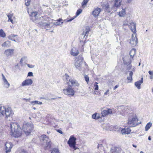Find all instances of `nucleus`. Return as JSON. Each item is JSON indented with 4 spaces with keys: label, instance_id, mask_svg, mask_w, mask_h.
I'll return each instance as SVG.
<instances>
[{
    "label": "nucleus",
    "instance_id": "393cba45",
    "mask_svg": "<svg viewBox=\"0 0 153 153\" xmlns=\"http://www.w3.org/2000/svg\"><path fill=\"white\" fill-rule=\"evenodd\" d=\"M122 0H115L114 1V5L113 6H115V8L116 9L119 7L120 6Z\"/></svg>",
    "mask_w": 153,
    "mask_h": 153
},
{
    "label": "nucleus",
    "instance_id": "5fc2aeb1",
    "mask_svg": "<svg viewBox=\"0 0 153 153\" xmlns=\"http://www.w3.org/2000/svg\"><path fill=\"white\" fill-rule=\"evenodd\" d=\"M109 90L108 89L107 90L106 92H105V93H104V95H108L109 94Z\"/></svg>",
    "mask_w": 153,
    "mask_h": 153
},
{
    "label": "nucleus",
    "instance_id": "b1692460",
    "mask_svg": "<svg viewBox=\"0 0 153 153\" xmlns=\"http://www.w3.org/2000/svg\"><path fill=\"white\" fill-rule=\"evenodd\" d=\"M143 82V78H142L141 80H139L135 83V85L138 89H140V85Z\"/></svg>",
    "mask_w": 153,
    "mask_h": 153
},
{
    "label": "nucleus",
    "instance_id": "f257e3e1",
    "mask_svg": "<svg viewBox=\"0 0 153 153\" xmlns=\"http://www.w3.org/2000/svg\"><path fill=\"white\" fill-rule=\"evenodd\" d=\"M37 13L36 11L31 13V16L34 19V22L41 27H44L45 28H50L53 27L51 24L53 23V19L45 15L41 17L36 18Z\"/></svg>",
    "mask_w": 153,
    "mask_h": 153
},
{
    "label": "nucleus",
    "instance_id": "338daca9",
    "mask_svg": "<svg viewBox=\"0 0 153 153\" xmlns=\"http://www.w3.org/2000/svg\"><path fill=\"white\" fill-rule=\"evenodd\" d=\"M132 146H133V147H135V148H136L137 147V146L136 145H134V144H133Z\"/></svg>",
    "mask_w": 153,
    "mask_h": 153
},
{
    "label": "nucleus",
    "instance_id": "a878e982",
    "mask_svg": "<svg viewBox=\"0 0 153 153\" xmlns=\"http://www.w3.org/2000/svg\"><path fill=\"white\" fill-rule=\"evenodd\" d=\"M79 53L78 51L75 48H73L71 51V54L74 56H76Z\"/></svg>",
    "mask_w": 153,
    "mask_h": 153
},
{
    "label": "nucleus",
    "instance_id": "c756f323",
    "mask_svg": "<svg viewBox=\"0 0 153 153\" xmlns=\"http://www.w3.org/2000/svg\"><path fill=\"white\" fill-rule=\"evenodd\" d=\"M30 103L31 105H42V102L38 101H33L30 102Z\"/></svg>",
    "mask_w": 153,
    "mask_h": 153
},
{
    "label": "nucleus",
    "instance_id": "7c9ffc66",
    "mask_svg": "<svg viewBox=\"0 0 153 153\" xmlns=\"http://www.w3.org/2000/svg\"><path fill=\"white\" fill-rule=\"evenodd\" d=\"M152 123L149 122L147 123L145 127V131H147L152 126Z\"/></svg>",
    "mask_w": 153,
    "mask_h": 153
},
{
    "label": "nucleus",
    "instance_id": "72a5a7b5",
    "mask_svg": "<svg viewBox=\"0 0 153 153\" xmlns=\"http://www.w3.org/2000/svg\"><path fill=\"white\" fill-rule=\"evenodd\" d=\"M13 16V15L11 13H9L7 15V17L8 18V21H10L12 23H13V20L12 19Z\"/></svg>",
    "mask_w": 153,
    "mask_h": 153
},
{
    "label": "nucleus",
    "instance_id": "bb28decb",
    "mask_svg": "<svg viewBox=\"0 0 153 153\" xmlns=\"http://www.w3.org/2000/svg\"><path fill=\"white\" fill-rule=\"evenodd\" d=\"M10 45V42L9 41H7L2 44L1 46L4 47H8Z\"/></svg>",
    "mask_w": 153,
    "mask_h": 153
},
{
    "label": "nucleus",
    "instance_id": "ea45409f",
    "mask_svg": "<svg viewBox=\"0 0 153 153\" xmlns=\"http://www.w3.org/2000/svg\"><path fill=\"white\" fill-rule=\"evenodd\" d=\"M89 0H84L82 3V7H84V6L87 3Z\"/></svg>",
    "mask_w": 153,
    "mask_h": 153
},
{
    "label": "nucleus",
    "instance_id": "de8ad7c7",
    "mask_svg": "<svg viewBox=\"0 0 153 153\" xmlns=\"http://www.w3.org/2000/svg\"><path fill=\"white\" fill-rule=\"evenodd\" d=\"M76 144H74L72 145L71 146H70V147H72L74 149V150H76L77 149H78V148L76 146Z\"/></svg>",
    "mask_w": 153,
    "mask_h": 153
},
{
    "label": "nucleus",
    "instance_id": "69168bd1",
    "mask_svg": "<svg viewBox=\"0 0 153 153\" xmlns=\"http://www.w3.org/2000/svg\"><path fill=\"white\" fill-rule=\"evenodd\" d=\"M94 87H95V88H94V89H95V90H96V82H95V83H94Z\"/></svg>",
    "mask_w": 153,
    "mask_h": 153
},
{
    "label": "nucleus",
    "instance_id": "a211bd4d",
    "mask_svg": "<svg viewBox=\"0 0 153 153\" xmlns=\"http://www.w3.org/2000/svg\"><path fill=\"white\" fill-rule=\"evenodd\" d=\"M129 24L130 26L131 27V30L134 33H135L136 31V27L135 23L131 21L129 22Z\"/></svg>",
    "mask_w": 153,
    "mask_h": 153
},
{
    "label": "nucleus",
    "instance_id": "79ce46f5",
    "mask_svg": "<svg viewBox=\"0 0 153 153\" xmlns=\"http://www.w3.org/2000/svg\"><path fill=\"white\" fill-rule=\"evenodd\" d=\"M84 77L85 79V80L86 82L88 83V82L89 81V77L88 75H84Z\"/></svg>",
    "mask_w": 153,
    "mask_h": 153
},
{
    "label": "nucleus",
    "instance_id": "a18cd8bd",
    "mask_svg": "<svg viewBox=\"0 0 153 153\" xmlns=\"http://www.w3.org/2000/svg\"><path fill=\"white\" fill-rule=\"evenodd\" d=\"M106 126H105V129L107 130H110L111 129L110 127V125L109 124H107L106 125Z\"/></svg>",
    "mask_w": 153,
    "mask_h": 153
},
{
    "label": "nucleus",
    "instance_id": "1a4fd4ad",
    "mask_svg": "<svg viewBox=\"0 0 153 153\" xmlns=\"http://www.w3.org/2000/svg\"><path fill=\"white\" fill-rule=\"evenodd\" d=\"M72 88L70 86H69L67 88L63 89V93L66 95L74 96V91Z\"/></svg>",
    "mask_w": 153,
    "mask_h": 153
},
{
    "label": "nucleus",
    "instance_id": "bf43d9fd",
    "mask_svg": "<svg viewBox=\"0 0 153 153\" xmlns=\"http://www.w3.org/2000/svg\"><path fill=\"white\" fill-rule=\"evenodd\" d=\"M149 73L150 75H153V71H149Z\"/></svg>",
    "mask_w": 153,
    "mask_h": 153
},
{
    "label": "nucleus",
    "instance_id": "0eeeda50",
    "mask_svg": "<svg viewBox=\"0 0 153 153\" xmlns=\"http://www.w3.org/2000/svg\"><path fill=\"white\" fill-rule=\"evenodd\" d=\"M101 6L104 11L108 13H112L116 10V9L115 8V6H113L110 7L108 3H103Z\"/></svg>",
    "mask_w": 153,
    "mask_h": 153
},
{
    "label": "nucleus",
    "instance_id": "13d9d810",
    "mask_svg": "<svg viewBox=\"0 0 153 153\" xmlns=\"http://www.w3.org/2000/svg\"><path fill=\"white\" fill-rule=\"evenodd\" d=\"M91 56L92 59L93 61H94V60L95 58H94V56H93L94 55H92V54L91 53Z\"/></svg>",
    "mask_w": 153,
    "mask_h": 153
},
{
    "label": "nucleus",
    "instance_id": "774afa93",
    "mask_svg": "<svg viewBox=\"0 0 153 153\" xmlns=\"http://www.w3.org/2000/svg\"><path fill=\"white\" fill-rule=\"evenodd\" d=\"M9 39H10V40H13V38H9Z\"/></svg>",
    "mask_w": 153,
    "mask_h": 153
},
{
    "label": "nucleus",
    "instance_id": "ddd939ff",
    "mask_svg": "<svg viewBox=\"0 0 153 153\" xmlns=\"http://www.w3.org/2000/svg\"><path fill=\"white\" fill-rule=\"evenodd\" d=\"M137 41L138 40L136 37V36L135 35V36L134 37V35L132 34L131 38V39L130 42H129L130 44L133 46H135L137 43Z\"/></svg>",
    "mask_w": 153,
    "mask_h": 153
},
{
    "label": "nucleus",
    "instance_id": "603ef678",
    "mask_svg": "<svg viewBox=\"0 0 153 153\" xmlns=\"http://www.w3.org/2000/svg\"><path fill=\"white\" fill-rule=\"evenodd\" d=\"M123 25H127L128 26H130L129 22L128 23L127 21H125Z\"/></svg>",
    "mask_w": 153,
    "mask_h": 153
},
{
    "label": "nucleus",
    "instance_id": "680f3d73",
    "mask_svg": "<svg viewBox=\"0 0 153 153\" xmlns=\"http://www.w3.org/2000/svg\"><path fill=\"white\" fill-rule=\"evenodd\" d=\"M133 0H127V1L128 3H131Z\"/></svg>",
    "mask_w": 153,
    "mask_h": 153
},
{
    "label": "nucleus",
    "instance_id": "412c9836",
    "mask_svg": "<svg viewBox=\"0 0 153 153\" xmlns=\"http://www.w3.org/2000/svg\"><path fill=\"white\" fill-rule=\"evenodd\" d=\"M121 132L122 134H128L131 132V130L129 128L127 127L126 128H122Z\"/></svg>",
    "mask_w": 153,
    "mask_h": 153
},
{
    "label": "nucleus",
    "instance_id": "a19ab883",
    "mask_svg": "<svg viewBox=\"0 0 153 153\" xmlns=\"http://www.w3.org/2000/svg\"><path fill=\"white\" fill-rule=\"evenodd\" d=\"M101 11V9L99 8H96V16H98Z\"/></svg>",
    "mask_w": 153,
    "mask_h": 153
},
{
    "label": "nucleus",
    "instance_id": "20e7f679",
    "mask_svg": "<svg viewBox=\"0 0 153 153\" xmlns=\"http://www.w3.org/2000/svg\"><path fill=\"white\" fill-rule=\"evenodd\" d=\"M33 125L32 123L26 122L23 123V130L27 136L31 134L33 131Z\"/></svg>",
    "mask_w": 153,
    "mask_h": 153
},
{
    "label": "nucleus",
    "instance_id": "f8f14e48",
    "mask_svg": "<svg viewBox=\"0 0 153 153\" xmlns=\"http://www.w3.org/2000/svg\"><path fill=\"white\" fill-rule=\"evenodd\" d=\"M90 30V28L89 27H86L85 30L83 31V33L81 34V38L83 39H85V40L88 37Z\"/></svg>",
    "mask_w": 153,
    "mask_h": 153
},
{
    "label": "nucleus",
    "instance_id": "c03bdc74",
    "mask_svg": "<svg viewBox=\"0 0 153 153\" xmlns=\"http://www.w3.org/2000/svg\"><path fill=\"white\" fill-rule=\"evenodd\" d=\"M64 78L66 79L67 81H69V79H69V76L67 74H65L64 76Z\"/></svg>",
    "mask_w": 153,
    "mask_h": 153
},
{
    "label": "nucleus",
    "instance_id": "c9c22d12",
    "mask_svg": "<svg viewBox=\"0 0 153 153\" xmlns=\"http://www.w3.org/2000/svg\"><path fill=\"white\" fill-rule=\"evenodd\" d=\"M51 153H60L59 152V149L57 148L53 149Z\"/></svg>",
    "mask_w": 153,
    "mask_h": 153
},
{
    "label": "nucleus",
    "instance_id": "8fccbe9b",
    "mask_svg": "<svg viewBox=\"0 0 153 153\" xmlns=\"http://www.w3.org/2000/svg\"><path fill=\"white\" fill-rule=\"evenodd\" d=\"M27 65L29 68H34L35 66L34 65H30L29 64H27Z\"/></svg>",
    "mask_w": 153,
    "mask_h": 153
},
{
    "label": "nucleus",
    "instance_id": "4d7b16f0",
    "mask_svg": "<svg viewBox=\"0 0 153 153\" xmlns=\"http://www.w3.org/2000/svg\"><path fill=\"white\" fill-rule=\"evenodd\" d=\"M92 118L96 119V113H94L92 116Z\"/></svg>",
    "mask_w": 153,
    "mask_h": 153
},
{
    "label": "nucleus",
    "instance_id": "4468645a",
    "mask_svg": "<svg viewBox=\"0 0 153 153\" xmlns=\"http://www.w3.org/2000/svg\"><path fill=\"white\" fill-rule=\"evenodd\" d=\"M14 50L12 49H9L6 50L4 52V54L7 57H11L13 54Z\"/></svg>",
    "mask_w": 153,
    "mask_h": 153
},
{
    "label": "nucleus",
    "instance_id": "6ab92c4d",
    "mask_svg": "<svg viewBox=\"0 0 153 153\" xmlns=\"http://www.w3.org/2000/svg\"><path fill=\"white\" fill-rule=\"evenodd\" d=\"M121 151V149L119 147H113L111 149V152L112 153H120Z\"/></svg>",
    "mask_w": 153,
    "mask_h": 153
},
{
    "label": "nucleus",
    "instance_id": "aec40b11",
    "mask_svg": "<svg viewBox=\"0 0 153 153\" xmlns=\"http://www.w3.org/2000/svg\"><path fill=\"white\" fill-rule=\"evenodd\" d=\"M97 149L98 152L99 153H105L104 148L102 143H98Z\"/></svg>",
    "mask_w": 153,
    "mask_h": 153
},
{
    "label": "nucleus",
    "instance_id": "3c124183",
    "mask_svg": "<svg viewBox=\"0 0 153 153\" xmlns=\"http://www.w3.org/2000/svg\"><path fill=\"white\" fill-rule=\"evenodd\" d=\"M33 73L32 72H29L27 74V76H33Z\"/></svg>",
    "mask_w": 153,
    "mask_h": 153
},
{
    "label": "nucleus",
    "instance_id": "9d476101",
    "mask_svg": "<svg viewBox=\"0 0 153 153\" xmlns=\"http://www.w3.org/2000/svg\"><path fill=\"white\" fill-rule=\"evenodd\" d=\"M69 86L73 87H78L79 86V84L75 79H69V82H67Z\"/></svg>",
    "mask_w": 153,
    "mask_h": 153
},
{
    "label": "nucleus",
    "instance_id": "f03ea898",
    "mask_svg": "<svg viewBox=\"0 0 153 153\" xmlns=\"http://www.w3.org/2000/svg\"><path fill=\"white\" fill-rule=\"evenodd\" d=\"M10 127L11 129V134L12 136L15 137H18L21 135L22 129L17 123H10Z\"/></svg>",
    "mask_w": 153,
    "mask_h": 153
},
{
    "label": "nucleus",
    "instance_id": "5701e85b",
    "mask_svg": "<svg viewBox=\"0 0 153 153\" xmlns=\"http://www.w3.org/2000/svg\"><path fill=\"white\" fill-rule=\"evenodd\" d=\"M82 10L81 9H78L76 13V16H74L70 19L66 20L67 22H70L73 20L76 16H79L81 13Z\"/></svg>",
    "mask_w": 153,
    "mask_h": 153
},
{
    "label": "nucleus",
    "instance_id": "2f4dec72",
    "mask_svg": "<svg viewBox=\"0 0 153 153\" xmlns=\"http://www.w3.org/2000/svg\"><path fill=\"white\" fill-rule=\"evenodd\" d=\"M61 19H59L58 20L56 21L53 23V25H62L63 23V22H61Z\"/></svg>",
    "mask_w": 153,
    "mask_h": 153
},
{
    "label": "nucleus",
    "instance_id": "0e129e2a",
    "mask_svg": "<svg viewBox=\"0 0 153 153\" xmlns=\"http://www.w3.org/2000/svg\"><path fill=\"white\" fill-rule=\"evenodd\" d=\"M24 100H26V101H27V100H30V99H25V98H24Z\"/></svg>",
    "mask_w": 153,
    "mask_h": 153
},
{
    "label": "nucleus",
    "instance_id": "4c0bfd02",
    "mask_svg": "<svg viewBox=\"0 0 153 153\" xmlns=\"http://www.w3.org/2000/svg\"><path fill=\"white\" fill-rule=\"evenodd\" d=\"M27 58V57L26 56H24L22 57L20 61V63L21 64H22L23 63V61H25L26 60Z\"/></svg>",
    "mask_w": 153,
    "mask_h": 153
},
{
    "label": "nucleus",
    "instance_id": "39448f33",
    "mask_svg": "<svg viewBox=\"0 0 153 153\" xmlns=\"http://www.w3.org/2000/svg\"><path fill=\"white\" fill-rule=\"evenodd\" d=\"M40 139L42 141L43 145L45 146L44 148L45 150L47 149L48 148L49 149L51 148V141L48 137L45 135L43 134L40 137Z\"/></svg>",
    "mask_w": 153,
    "mask_h": 153
},
{
    "label": "nucleus",
    "instance_id": "6e6552de",
    "mask_svg": "<svg viewBox=\"0 0 153 153\" xmlns=\"http://www.w3.org/2000/svg\"><path fill=\"white\" fill-rule=\"evenodd\" d=\"M83 60V58L82 56H79L78 58H76V59L74 65L76 68L79 70H82L81 66Z\"/></svg>",
    "mask_w": 153,
    "mask_h": 153
},
{
    "label": "nucleus",
    "instance_id": "dca6fc26",
    "mask_svg": "<svg viewBox=\"0 0 153 153\" xmlns=\"http://www.w3.org/2000/svg\"><path fill=\"white\" fill-rule=\"evenodd\" d=\"M33 82L31 79H27L23 81L22 83V86H24L31 85Z\"/></svg>",
    "mask_w": 153,
    "mask_h": 153
},
{
    "label": "nucleus",
    "instance_id": "f704fd0d",
    "mask_svg": "<svg viewBox=\"0 0 153 153\" xmlns=\"http://www.w3.org/2000/svg\"><path fill=\"white\" fill-rule=\"evenodd\" d=\"M5 33H4L3 30L2 29L0 30V36L4 37L5 36Z\"/></svg>",
    "mask_w": 153,
    "mask_h": 153
},
{
    "label": "nucleus",
    "instance_id": "052dcab7",
    "mask_svg": "<svg viewBox=\"0 0 153 153\" xmlns=\"http://www.w3.org/2000/svg\"><path fill=\"white\" fill-rule=\"evenodd\" d=\"M119 86L118 85H116V86H115V87H114V88H113V89L114 90H115Z\"/></svg>",
    "mask_w": 153,
    "mask_h": 153
},
{
    "label": "nucleus",
    "instance_id": "9b49d317",
    "mask_svg": "<svg viewBox=\"0 0 153 153\" xmlns=\"http://www.w3.org/2000/svg\"><path fill=\"white\" fill-rule=\"evenodd\" d=\"M76 138L74 137V135H71L67 143L69 146L72 145L76 144Z\"/></svg>",
    "mask_w": 153,
    "mask_h": 153
},
{
    "label": "nucleus",
    "instance_id": "cd10ccee",
    "mask_svg": "<svg viewBox=\"0 0 153 153\" xmlns=\"http://www.w3.org/2000/svg\"><path fill=\"white\" fill-rule=\"evenodd\" d=\"M136 50L134 48L132 49L130 51L129 55L131 58H133L135 54Z\"/></svg>",
    "mask_w": 153,
    "mask_h": 153
},
{
    "label": "nucleus",
    "instance_id": "c85d7f7f",
    "mask_svg": "<svg viewBox=\"0 0 153 153\" xmlns=\"http://www.w3.org/2000/svg\"><path fill=\"white\" fill-rule=\"evenodd\" d=\"M126 14L125 10V9L122 8L121 11L119 12L118 15L120 16L123 17Z\"/></svg>",
    "mask_w": 153,
    "mask_h": 153
},
{
    "label": "nucleus",
    "instance_id": "58836bf2",
    "mask_svg": "<svg viewBox=\"0 0 153 153\" xmlns=\"http://www.w3.org/2000/svg\"><path fill=\"white\" fill-rule=\"evenodd\" d=\"M102 114L103 117L105 116L106 115L108 114L107 110L103 111L102 112Z\"/></svg>",
    "mask_w": 153,
    "mask_h": 153
},
{
    "label": "nucleus",
    "instance_id": "2eb2a0df",
    "mask_svg": "<svg viewBox=\"0 0 153 153\" xmlns=\"http://www.w3.org/2000/svg\"><path fill=\"white\" fill-rule=\"evenodd\" d=\"M2 79L4 82V87L6 88H8L10 86V84L7 81L5 76L3 74H2Z\"/></svg>",
    "mask_w": 153,
    "mask_h": 153
},
{
    "label": "nucleus",
    "instance_id": "37998d69",
    "mask_svg": "<svg viewBox=\"0 0 153 153\" xmlns=\"http://www.w3.org/2000/svg\"><path fill=\"white\" fill-rule=\"evenodd\" d=\"M25 4L27 6L29 5L30 2V0H25Z\"/></svg>",
    "mask_w": 153,
    "mask_h": 153
},
{
    "label": "nucleus",
    "instance_id": "e2e57ef3",
    "mask_svg": "<svg viewBox=\"0 0 153 153\" xmlns=\"http://www.w3.org/2000/svg\"><path fill=\"white\" fill-rule=\"evenodd\" d=\"M98 83L96 82V90H98V86L97 85Z\"/></svg>",
    "mask_w": 153,
    "mask_h": 153
},
{
    "label": "nucleus",
    "instance_id": "e433bc0d",
    "mask_svg": "<svg viewBox=\"0 0 153 153\" xmlns=\"http://www.w3.org/2000/svg\"><path fill=\"white\" fill-rule=\"evenodd\" d=\"M123 59L124 63L128 65H130L131 63V61L130 60H129V61L126 62L125 61V58H123Z\"/></svg>",
    "mask_w": 153,
    "mask_h": 153
},
{
    "label": "nucleus",
    "instance_id": "864d4df0",
    "mask_svg": "<svg viewBox=\"0 0 153 153\" xmlns=\"http://www.w3.org/2000/svg\"><path fill=\"white\" fill-rule=\"evenodd\" d=\"M96 9H94L92 12V14L95 17H96Z\"/></svg>",
    "mask_w": 153,
    "mask_h": 153
},
{
    "label": "nucleus",
    "instance_id": "4be33fe9",
    "mask_svg": "<svg viewBox=\"0 0 153 153\" xmlns=\"http://www.w3.org/2000/svg\"><path fill=\"white\" fill-rule=\"evenodd\" d=\"M117 110L122 115L123 114L124 112L125 111L126 108L124 106H120L118 107L117 108Z\"/></svg>",
    "mask_w": 153,
    "mask_h": 153
},
{
    "label": "nucleus",
    "instance_id": "09e8293b",
    "mask_svg": "<svg viewBox=\"0 0 153 153\" xmlns=\"http://www.w3.org/2000/svg\"><path fill=\"white\" fill-rule=\"evenodd\" d=\"M17 35H14V34H11L10 35H9L8 36V38H14L16 36H17Z\"/></svg>",
    "mask_w": 153,
    "mask_h": 153
},
{
    "label": "nucleus",
    "instance_id": "6e6d98bb",
    "mask_svg": "<svg viewBox=\"0 0 153 153\" xmlns=\"http://www.w3.org/2000/svg\"><path fill=\"white\" fill-rule=\"evenodd\" d=\"M56 131L61 134H62L63 132L60 129H58L56 130Z\"/></svg>",
    "mask_w": 153,
    "mask_h": 153
},
{
    "label": "nucleus",
    "instance_id": "423d86ee",
    "mask_svg": "<svg viewBox=\"0 0 153 153\" xmlns=\"http://www.w3.org/2000/svg\"><path fill=\"white\" fill-rule=\"evenodd\" d=\"M128 123L131 125V127H133L136 126L140 123V122H138V119L136 116H132L128 118Z\"/></svg>",
    "mask_w": 153,
    "mask_h": 153
},
{
    "label": "nucleus",
    "instance_id": "49530a36",
    "mask_svg": "<svg viewBox=\"0 0 153 153\" xmlns=\"http://www.w3.org/2000/svg\"><path fill=\"white\" fill-rule=\"evenodd\" d=\"M107 113L108 114H113L112 111L111 109H108L107 110Z\"/></svg>",
    "mask_w": 153,
    "mask_h": 153
},
{
    "label": "nucleus",
    "instance_id": "473e14b6",
    "mask_svg": "<svg viewBox=\"0 0 153 153\" xmlns=\"http://www.w3.org/2000/svg\"><path fill=\"white\" fill-rule=\"evenodd\" d=\"M133 72L132 71H129V76H128L127 77V79L128 80H130V81H132V76L133 75Z\"/></svg>",
    "mask_w": 153,
    "mask_h": 153
},
{
    "label": "nucleus",
    "instance_id": "f3484780",
    "mask_svg": "<svg viewBox=\"0 0 153 153\" xmlns=\"http://www.w3.org/2000/svg\"><path fill=\"white\" fill-rule=\"evenodd\" d=\"M6 152L8 153L10 152L12 146L11 143H6L5 144Z\"/></svg>",
    "mask_w": 153,
    "mask_h": 153
},
{
    "label": "nucleus",
    "instance_id": "7ed1b4c3",
    "mask_svg": "<svg viewBox=\"0 0 153 153\" xmlns=\"http://www.w3.org/2000/svg\"><path fill=\"white\" fill-rule=\"evenodd\" d=\"M13 114V112L10 108H6L4 106L0 107V120L4 116H5V119H7L8 117L12 116Z\"/></svg>",
    "mask_w": 153,
    "mask_h": 153
}]
</instances>
